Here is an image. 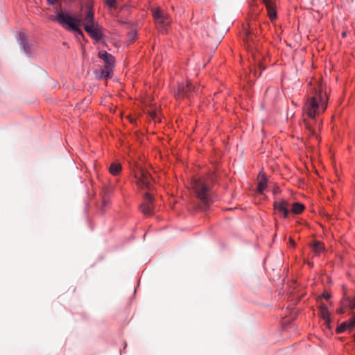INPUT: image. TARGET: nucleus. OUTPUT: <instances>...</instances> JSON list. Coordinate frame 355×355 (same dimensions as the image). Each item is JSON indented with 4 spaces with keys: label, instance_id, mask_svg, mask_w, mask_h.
Here are the masks:
<instances>
[{
    "label": "nucleus",
    "instance_id": "29",
    "mask_svg": "<svg viewBox=\"0 0 355 355\" xmlns=\"http://www.w3.org/2000/svg\"><path fill=\"white\" fill-rule=\"evenodd\" d=\"M338 313L340 314H343L345 313V311L343 310V309H340L338 310Z\"/></svg>",
    "mask_w": 355,
    "mask_h": 355
},
{
    "label": "nucleus",
    "instance_id": "25",
    "mask_svg": "<svg viewBox=\"0 0 355 355\" xmlns=\"http://www.w3.org/2000/svg\"><path fill=\"white\" fill-rule=\"evenodd\" d=\"M322 297H323L324 299L328 300V299H329V298H330L331 295H330V294H329L328 293H324L322 294Z\"/></svg>",
    "mask_w": 355,
    "mask_h": 355
},
{
    "label": "nucleus",
    "instance_id": "9",
    "mask_svg": "<svg viewBox=\"0 0 355 355\" xmlns=\"http://www.w3.org/2000/svg\"><path fill=\"white\" fill-rule=\"evenodd\" d=\"M194 91L190 83H187L186 85H180L178 87L176 96L178 98H189L192 92Z\"/></svg>",
    "mask_w": 355,
    "mask_h": 355
},
{
    "label": "nucleus",
    "instance_id": "8",
    "mask_svg": "<svg viewBox=\"0 0 355 355\" xmlns=\"http://www.w3.org/2000/svg\"><path fill=\"white\" fill-rule=\"evenodd\" d=\"M101 29V26L98 23L92 26L85 27V31L96 41H100L103 37Z\"/></svg>",
    "mask_w": 355,
    "mask_h": 355
},
{
    "label": "nucleus",
    "instance_id": "30",
    "mask_svg": "<svg viewBox=\"0 0 355 355\" xmlns=\"http://www.w3.org/2000/svg\"><path fill=\"white\" fill-rule=\"evenodd\" d=\"M151 117H152L153 119H156V114L153 112V113L151 114Z\"/></svg>",
    "mask_w": 355,
    "mask_h": 355
},
{
    "label": "nucleus",
    "instance_id": "18",
    "mask_svg": "<svg viewBox=\"0 0 355 355\" xmlns=\"http://www.w3.org/2000/svg\"><path fill=\"white\" fill-rule=\"evenodd\" d=\"M347 329H349L348 322H344L337 328V333L340 334L345 331Z\"/></svg>",
    "mask_w": 355,
    "mask_h": 355
},
{
    "label": "nucleus",
    "instance_id": "27",
    "mask_svg": "<svg viewBox=\"0 0 355 355\" xmlns=\"http://www.w3.org/2000/svg\"><path fill=\"white\" fill-rule=\"evenodd\" d=\"M48 3L50 4V5H54L57 1L58 0H46Z\"/></svg>",
    "mask_w": 355,
    "mask_h": 355
},
{
    "label": "nucleus",
    "instance_id": "32",
    "mask_svg": "<svg viewBox=\"0 0 355 355\" xmlns=\"http://www.w3.org/2000/svg\"><path fill=\"white\" fill-rule=\"evenodd\" d=\"M290 241H291V244L294 245V242H293V241L292 239H291Z\"/></svg>",
    "mask_w": 355,
    "mask_h": 355
},
{
    "label": "nucleus",
    "instance_id": "17",
    "mask_svg": "<svg viewBox=\"0 0 355 355\" xmlns=\"http://www.w3.org/2000/svg\"><path fill=\"white\" fill-rule=\"evenodd\" d=\"M312 248L316 254L320 253L324 249V244L318 241H315L312 245Z\"/></svg>",
    "mask_w": 355,
    "mask_h": 355
},
{
    "label": "nucleus",
    "instance_id": "34",
    "mask_svg": "<svg viewBox=\"0 0 355 355\" xmlns=\"http://www.w3.org/2000/svg\"><path fill=\"white\" fill-rule=\"evenodd\" d=\"M320 122L318 123V128H320Z\"/></svg>",
    "mask_w": 355,
    "mask_h": 355
},
{
    "label": "nucleus",
    "instance_id": "12",
    "mask_svg": "<svg viewBox=\"0 0 355 355\" xmlns=\"http://www.w3.org/2000/svg\"><path fill=\"white\" fill-rule=\"evenodd\" d=\"M320 313L322 318L325 321V324L328 328H330V318L327 306L325 304H321L320 306Z\"/></svg>",
    "mask_w": 355,
    "mask_h": 355
},
{
    "label": "nucleus",
    "instance_id": "33",
    "mask_svg": "<svg viewBox=\"0 0 355 355\" xmlns=\"http://www.w3.org/2000/svg\"><path fill=\"white\" fill-rule=\"evenodd\" d=\"M254 76H257V71H254Z\"/></svg>",
    "mask_w": 355,
    "mask_h": 355
},
{
    "label": "nucleus",
    "instance_id": "26",
    "mask_svg": "<svg viewBox=\"0 0 355 355\" xmlns=\"http://www.w3.org/2000/svg\"><path fill=\"white\" fill-rule=\"evenodd\" d=\"M259 68L260 71L259 72L258 76H261V70H263L265 69V67L261 64H259Z\"/></svg>",
    "mask_w": 355,
    "mask_h": 355
},
{
    "label": "nucleus",
    "instance_id": "31",
    "mask_svg": "<svg viewBox=\"0 0 355 355\" xmlns=\"http://www.w3.org/2000/svg\"><path fill=\"white\" fill-rule=\"evenodd\" d=\"M342 35H343V37H345V36H346V35H347V33H346V32H343V33H342Z\"/></svg>",
    "mask_w": 355,
    "mask_h": 355
},
{
    "label": "nucleus",
    "instance_id": "22",
    "mask_svg": "<svg viewBox=\"0 0 355 355\" xmlns=\"http://www.w3.org/2000/svg\"><path fill=\"white\" fill-rule=\"evenodd\" d=\"M23 48H24V51H26V53L28 52V51H29L28 45L24 41H23Z\"/></svg>",
    "mask_w": 355,
    "mask_h": 355
},
{
    "label": "nucleus",
    "instance_id": "6",
    "mask_svg": "<svg viewBox=\"0 0 355 355\" xmlns=\"http://www.w3.org/2000/svg\"><path fill=\"white\" fill-rule=\"evenodd\" d=\"M274 209L279 214L282 218H286L288 216L290 211V204L285 199L276 200L274 202Z\"/></svg>",
    "mask_w": 355,
    "mask_h": 355
},
{
    "label": "nucleus",
    "instance_id": "24",
    "mask_svg": "<svg viewBox=\"0 0 355 355\" xmlns=\"http://www.w3.org/2000/svg\"><path fill=\"white\" fill-rule=\"evenodd\" d=\"M245 40L248 43L252 41L251 35H250V32H248L246 33V39Z\"/></svg>",
    "mask_w": 355,
    "mask_h": 355
},
{
    "label": "nucleus",
    "instance_id": "3",
    "mask_svg": "<svg viewBox=\"0 0 355 355\" xmlns=\"http://www.w3.org/2000/svg\"><path fill=\"white\" fill-rule=\"evenodd\" d=\"M193 187L198 198L202 201L204 205L207 207L211 203L209 199V190L206 184L200 180H194Z\"/></svg>",
    "mask_w": 355,
    "mask_h": 355
},
{
    "label": "nucleus",
    "instance_id": "4",
    "mask_svg": "<svg viewBox=\"0 0 355 355\" xmlns=\"http://www.w3.org/2000/svg\"><path fill=\"white\" fill-rule=\"evenodd\" d=\"M152 12L157 28L162 32H166L171 23L168 15L159 8L153 9Z\"/></svg>",
    "mask_w": 355,
    "mask_h": 355
},
{
    "label": "nucleus",
    "instance_id": "10",
    "mask_svg": "<svg viewBox=\"0 0 355 355\" xmlns=\"http://www.w3.org/2000/svg\"><path fill=\"white\" fill-rule=\"evenodd\" d=\"M266 7L268 15L271 20L277 19V12L275 10V4L271 0H262Z\"/></svg>",
    "mask_w": 355,
    "mask_h": 355
},
{
    "label": "nucleus",
    "instance_id": "15",
    "mask_svg": "<svg viewBox=\"0 0 355 355\" xmlns=\"http://www.w3.org/2000/svg\"><path fill=\"white\" fill-rule=\"evenodd\" d=\"M266 179L263 175L260 177V179L258 182V188L257 190L259 193H262L266 188Z\"/></svg>",
    "mask_w": 355,
    "mask_h": 355
},
{
    "label": "nucleus",
    "instance_id": "11",
    "mask_svg": "<svg viewBox=\"0 0 355 355\" xmlns=\"http://www.w3.org/2000/svg\"><path fill=\"white\" fill-rule=\"evenodd\" d=\"M98 58L103 60L105 62V66L113 67L114 64V58L111 54L107 53L105 51H101L98 53Z\"/></svg>",
    "mask_w": 355,
    "mask_h": 355
},
{
    "label": "nucleus",
    "instance_id": "21",
    "mask_svg": "<svg viewBox=\"0 0 355 355\" xmlns=\"http://www.w3.org/2000/svg\"><path fill=\"white\" fill-rule=\"evenodd\" d=\"M349 306L352 309H355V300H349Z\"/></svg>",
    "mask_w": 355,
    "mask_h": 355
},
{
    "label": "nucleus",
    "instance_id": "28",
    "mask_svg": "<svg viewBox=\"0 0 355 355\" xmlns=\"http://www.w3.org/2000/svg\"><path fill=\"white\" fill-rule=\"evenodd\" d=\"M108 202H109L108 200L104 198L103 200V202H102L103 203V207L106 206L108 204Z\"/></svg>",
    "mask_w": 355,
    "mask_h": 355
},
{
    "label": "nucleus",
    "instance_id": "14",
    "mask_svg": "<svg viewBox=\"0 0 355 355\" xmlns=\"http://www.w3.org/2000/svg\"><path fill=\"white\" fill-rule=\"evenodd\" d=\"M110 173L113 175H117L121 171V165L119 163H112L109 168Z\"/></svg>",
    "mask_w": 355,
    "mask_h": 355
},
{
    "label": "nucleus",
    "instance_id": "35",
    "mask_svg": "<svg viewBox=\"0 0 355 355\" xmlns=\"http://www.w3.org/2000/svg\"><path fill=\"white\" fill-rule=\"evenodd\" d=\"M354 340H355V335L354 336Z\"/></svg>",
    "mask_w": 355,
    "mask_h": 355
},
{
    "label": "nucleus",
    "instance_id": "5",
    "mask_svg": "<svg viewBox=\"0 0 355 355\" xmlns=\"http://www.w3.org/2000/svg\"><path fill=\"white\" fill-rule=\"evenodd\" d=\"M135 178L137 179V184L141 189L150 190L153 188L154 180L146 169L139 168L135 173Z\"/></svg>",
    "mask_w": 355,
    "mask_h": 355
},
{
    "label": "nucleus",
    "instance_id": "20",
    "mask_svg": "<svg viewBox=\"0 0 355 355\" xmlns=\"http://www.w3.org/2000/svg\"><path fill=\"white\" fill-rule=\"evenodd\" d=\"M106 4L110 7L115 6L116 0H105Z\"/></svg>",
    "mask_w": 355,
    "mask_h": 355
},
{
    "label": "nucleus",
    "instance_id": "13",
    "mask_svg": "<svg viewBox=\"0 0 355 355\" xmlns=\"http://www.w3.org/2000/svg\"><path fill=\"white\" fill-rule=\"evenodd\" d=\"M290 207L291 208V211L294 214H300L304 209V205L300 202L293 203L291 206L290 205Z\"/></svg>",
    "mask_w": 355,
    "mask_h": 355
},
{
    "label": "nucleus",
    "instance_id": "7",
    "mask_svg": "<svg viewBox=\"0 0 355 355\" xmlns=\"http://www.w3.org/2000/svg\"><path fill=\"white\" fill-rule=\"evenodd\" d=\"M141 211L145 215H150L153 213L154 205L153 198L149 193H146L144 202L140 205Z\"/></svg>",
    "mask_w": 355,
    "mask_h": 355
},
{
    "label": "nucleus",
    "instance_id": "23",
    "mask_svg": "<svg viewBox=\"0 0 355 355\" xmlns=\"http://www.w3.org/2000/svg\"><path fill=\"white\" fill-rule=\"evenodd\" d=\"M136 35H137V33L135 31H132L129 33V38L131 39L132 40H133L135 37L136 36Z\"/></svg>",
    "mask_w": 355,
    "mask_h": 355
},
{
    "label": "nucleus",
    "instance_id": "2",
    "mask_svg": "<svg viewBox=\"0 0 355 355\" xmlns=\"http://www.w3.org/2000/svg\"><path fill=\"white\" fill-rule=\"evenodd\" d=\"M56 20L63 27L73 31L77 35L84 37V34L80 26L83 24L85 27L92 26L96 24L94 21V12L90 8H87V10L83 14L82 17H72L68 13L58 12L55 17Z\"/></svg>",
    "mask_w": 355,
    "mask_h": 355
},
{
    "label": "nucleus",
    "instance_id": "19",
    "mask_svg": "<svg viewBox=\"0 0 355 355\" xmlns=\"http://www.w3.org/2000/svg\"><path fill=\"white\" fill-rule=\"evenodd\" d=\"M347 322L349 329H353L355 327V315L353 316Z\"/></svg>",
    "mask_w": 355,
    "mask_h": 355
},
{
    "label": "nucleus",
    "instance_id": "1",
    "mask_svg": "<svg viewBox=\"0 0 355 355\" xmlns=\"http://www.w3.org/2000/svg\"><path fill=\"white\" fill-rule=\"evenodd\" d=\"M327 106V94L324 90L323 85L315 82L311 88L310 97L307 99L304 110L309 119H304L306 128L313 135L316 134V129L314 127L317 123L315 119V116L320 112H324Z\"/></svg>",
    "mask_w": 355,
    "mask_h": 355
},
{
    "label": "nucleus",
    "instance_id": "16",
    "mask_svg": "<svg viewBox=\"0 0 355 355\" xmlns=\"http://www.w3.org/2000/svg\"><path fill=\"white\" fill-rule=\"evenodd\" d=\"M112 67H113L104 66V67L101 69V77H103L105 78H110L112 76Z\"/></svg>",
    "mask_w": 355,
    "mask_h": 355
}]
</instances>
